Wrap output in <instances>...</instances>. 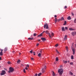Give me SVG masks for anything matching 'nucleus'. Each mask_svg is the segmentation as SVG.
I'll use <instances>...</instances> for the list:
<instances>
[{
  "label": "nucleus",
  "mask_w": 76,
  "mask_h": 76,
  "mask_svg": "<svg viewBox=\"0 0 76 76\" xmlns=\"http://www.w3.org/2000/svg\"><path fill=\"white\" fill-rule=\"evenodd\" d=\"M19 54L20 55V54H21V53H19Z\"/></svg>",
  "instance_id": "54"
},
{
  "label": "nucleus",
  "mask_w": 76,
  "mask_h": 76,
  "mask_svg": "<svg viewBox=\"0 0 76 76\" xmlns=\"http://www.w3.org/2000/svg\"><path fill=\"white\" fill-rule=\"evenodd\" d=\"M67 35H65V36L64 39V40H66V39H67Z\"/></svg>",
  "instance_id": "11"
},
{
  "label": "nucleus",
  "mask_w": 76,
  "mask_h": 76,
  "mask_svg": "<svg viewBox=\"0 0 76 76\" xmlns=\"http://www.w3.org/2000/svg\"><path fill=\"white\" fill-rule=\"evenodd\" d=\"M58 44H57L56 45H55V47H58Z\"/></svg>",
  "instance_id": "38"
},
{
  "label": "nucleus",
  "mask_w": 76,
  "mask_h": 76,
  "mask_svg": "<svg viewBox=\"0 0 76 76\" xmlns=\"http://www.w3.org/2000/svg\"><path fill=\"white\" fill-rule=\"evenodd\" d=\"M4 69L5 70H7V69H6V68H4Z\"/></svg>",
  "instance_id": "49"
},
{
  "label": "nucleus",
  "mask_w": 76,
  "mask_h": 76,
  "mask_svg": "<svg viewBox=\"0 0 76 76\" xmlns=\"http://www.w3.org/2000/svg\"><path fill=\"white\" fill-rule=\"evenodd\" d=\"M31 60H34V58H31Z\"/></svg>",
  "instance_id": "45"
},
{
  "label": "nucleus",
  "mask_w": 76,
  "mask_h": 76,
  "mask_svg": "<svg viewBox=\"0 0 76 76\" xmlns=\"http://www.w3.org/2000/svg\"><path fill=\"white\" fill-rule=\"evenodd\" d=\"M67 8V6H65L64 7V8L65 9H66Z\"/></svg>",
  "instance_id": "37"
},
{
  "label": "nucleus",
  "mask_w": 76,
  "mask_h": 76,
  "mask_svg": "<svg viewBox=\"0 0 76 76\" xmlns=\"http://www.w3.org/2000/svg\"><path fill=\"white\" fill-rule=\"evenodd\" d=\"M46 68L47 67H46V66H45L44 67V68L43 69H46Z\"/></svg>",
  "instance_id": "36"
},
{
  "label": "nucleus",
  "mask_w": 76,
  "mask_h": 76,
  "mask_svg": "<svg viewBox=\"0 0 76 76\" xmlns=\"http://www.w3.org/2000/svg\"><path fill=\"white\" fill-rule=\"evenodd\" d=\"M20 62V60L18 59L17 62V63H18V64H19Z\"/></svg>",
  "instance_id": "18"
},
{
  "label": "nucleus",
  "mask_w": 76,
  "mask_h": 76,
  "mask_svg": "<svg viewBox=\"0 0 76 76\" xmlns=\"http://www.w3.org/2000/svg\"><path fill=\"white\" fill-rule=\"evenodd\" d=\"M70 64H71V65H73V63L71 62L70 63Z\"/></svg>",
  "instance_id": "30"
},
{
  "label": "nucleus",
  "mask_w": 76,
  "mask_h": 76,
  "mask_svg": "<svg viewBox=\"0 0 76 76\" xmlns=\"http://www.w3.org/2000/svg\"><path fill=\"white\" fill-rule=\"evenodd\" d=\"M24 73H26V71H25V69H23V70Z\"/></svg>",
  "instance_id": "31"
},
{
  "label": "nucleus",
  "mask_w": 76,
  "mask_h": 76,
  "mask_svg": "<svg viewBox=\"0 0 76 76\" xmlns=\"http://www.w3.org/2000/svg\"><path fill=\"white\" fill-rule=\"evenodd\" d=\"M70 74L71 75H73V73H72L71 72H70Z\"/></svg>",
  "instance_id": "35"
},
{
  "label": "nucleus",
  "mask_w": 76,
  "mask_h": 76,
  "mask_svg": "<svg viewBox=\"0 0 76 76\" xmlns=\"http://www.w3.org/2000/svg\"><path fill=\"white\" fill-rule=\"evenodd\" d=\"M6 74V71L4 70H2V72L1 74V75L2 76L3 75H4Z\"/></svg>",
  "instance_id": "4"
},
{
  "label": "nucleus",
  "mask_w": 76,
  "mask_h": 76,
  "mask_svg": "<svg viewBox=\"0 0 76 76\" xmlns=\"http://www.w3.org/2000/svg\"><path fill=\"white\" fill-rule=\"evenodd\" d=\"M0 60H1V57H0Z\"/></svg>",
  "instance_id": "47"
},
{
  "label": "nucleus",
  "mask_w": 76,
  "mask_h": 76,
  "mask_svg": "<svg viewBox=\"0 0 76 76\" xmlns=\"http://www.w3.org/2000/svg\"><path fill=\"white\" fill-rule=\"evenodd\" d=\"M41 38L43 41H45L46 40V39L44 37H42Z\"/></svg>",
  "instance_id": "7"
},
{
  "label": "nucleus",
  "mask_w": 76,
  "mask_h": 76,
  "mask_svg": "<svg viewBox=\"0 0 76 76\" xmlns=\"http://www.w3.org/2000/svg\"><path fill=\"white\" fill-rule=\"evenodd\" d=\"M42 33H41L37 37H42Z\"/></svg>",
  "instance_id": "10"
},
{
  "label": "nucleus",
  "mask_w": 76,
  "mask_h": 76,
  "mask_svg": "<svg viewBox=\"0 0 76 76\" xmlns=\"http://www.w3.org/2000/svg\"><path fill=\"white\" fill-rule=\"evenodd\" d=\"M59 21H60V20H58V22H59Z\"/></svg>",
  "instance_id": "55"
},
{
  "label": "nucleus",
  "mask_w": 76,
  "mask_h": 76,
  "mask_svg": "<svg viewBox=\"0 0 76 76\" xmlns=\"http://www.w3.org/2000/svg\"><path fill=\"white\" fill-rule=\"evenodd\" d=\"M41 55H42V53H40L38 54V56L39 57H41Z\"/></svg>",
  "instance_id": "9"
},
{
  "label": "nucleus",
  "mask_w": 76,
  "mask_h": 76,
  "mask_svg": "<svg viewBox=\"0 0 76 76\" xmlns=\"http://www.w3.org/2000/svg\"><path fill=\"white\" fill-rule=\"evenodd\" d=\"M56 52H58V50H56Z\"/></svg>",
  "instance_id": "56"
},
{
  "label": "nucleus",
  "mask_w": 76,
  "mask_h": 76,
  "mask_svg": "<svg viewBox=\"0 0 76 76\" xmlns=\"http://www.w3.org/2000/svg\"><path fill=\"white\" fill-rule=\"evenodd\" d=\"M58 54H60V53H59V52H57Z\"/></svg>",
  "instance_id": "53"
},
{
  "label": "nucleus",
  "mask_w": 76,
  "mask_h": 76,
  "mask_svg": "<svg viewBox=\"0 0 76 76\" xmlns=\"http://www.w3.org/2000/svg\"><path fill=\"white\" fill-rule=\"evenodd\" d=\"M45 72V71L44 70V68H42V73H44Z\"/></svg>",
  "instance_id": "17"
},
{
  "label": "nucleus",
  "mask_w": 76,
  "mask_h": 76,
  "mask_svg": "<svg viewBox=\"0 0 76 76\" xmlns=\"http://www.w3.org/2000/svg\"><path fill=\"white\" fill-rule=\"evenodd\" d=\"M42 75V73H41L40 72V73H39L38 74V76H40Z\"/></svg>",
  "instance_id": "22"
},
{
  "label": "nucleus",
  "mask_w": 76,
  "mask_h": 76,
  "mask_svg": "<svg viewBox=\"0 0 76 76\" xmlns=\"http://www.w3.org/2000/svg\"><path fill=\"white\" fill-rule=\"evenodd\" d=\"M61 29L62 31H65V30H64V27H62Z\"/></svg>",
  "instance_id": "15"
},
{
  "label": "nucleus",
  "mask_w": 76,
  "mask_h": 76,
  "mask_svg": "<svg viewBox=\"0 0 76 76\" xmlns=\"http://www.w3.org/2000/svg\"><path fill=\"white\" fill-rule=\"evenodd\" d=\"M1 67V66H0V67Z\"/></svg>",
  "instance_id": "63"
},
{
  "label": "nucleus",
  "mask_w": 76,
  "mask_h": 76,
  "mask_svg": "<svg viewBox=\"0 0 76 76\" xmlns=\"http://www.w3.org/2000/svg\"><path fill=\"white\" fill-rule=\"evenodd\" d=\"M34 55H35V53H34Z\"/></svg>",
  "instance_id": "59"
},
{
  "label": "nucleus",
  "mask_w": 76,
  "mask_h": 76,
  "mask_svg": "<svg viewBox=\"0 0 76 76\" xmlns=\"http://www.w3.org/2000/svg\"><path fill=\"white\" fill-rule=\"evenodd\" d=\"M45 31H44L43 32H42V33H44V32H45Z\"/></svg>",
  "instance_id": "51"
},
{
  "label": "nucleus",
  "mask_w": 76,
  "mask_h": 76,
  "mask_svg": "<svg viewBox=\"0 0 76 76\" xmlns=\"http://www.w3.org/2000/svg\"><path fill=\"white\" fill-rule=\"evenodd\" d=\"M3 49H1V52L0 53V56H3Z\"/></svg>",
  "instance_id": "6"
},
{
  "label": "nucleus",
  "mask_w": 76,
  "mask_h": 76,
  "mask_svg": "<svg viewBox=\"0 0 76 76\" xmlns=\"http://www.w3.org/2000/svg\"><path fill=\"white\" fill-rule=\"evenodd\" d=\"M55 21V23H57V21Z\"/></svg>",
  "instance_id": "50"
},
{
  "label": "nucleus",
  "mask_w": 76,
  "mask_h": 76,
  "mask_svg": "<svg viewBox=\"0 0 76 76\" xmlns=\"http://www.w3.org/2000/svg\"><path fill=\"white\" fill-rule=\"evenodd\" d=\"M28 39L29 40H30H30L33 39H34V38H28Z\"/></svg>",
  "instance_id": "21"
},
{
  "label": "nucleus",
  "mask_w": 76,
  "mask_h": 76,
  "mask_svg": "<svg viewBox=\"0 0 76 76\" xmlns=\"http://www.w3.org/2000/svg\"><path fill=\"white\" fill-rule=\"evenodd\" d=\"M38 41H41V40H40V39H39L38 40Z\"/></svg>",
  "instance_id": "52"
},
{
  "label": "nucleus",
  "mask_w": 76,
  "mask_h": 76,
  "mask_svg": "<svg viewBox=\"0 0 76 76\" xmlns=\"http://www.w3.org/2000/svg\"><path fill=\"white\" fill-rule=\"evenodd\" d=\"M14 71V69H13V68L10 67L9 68V71L8 72L9 73H10V72H13Z\"/></svg>",
  "instance_id": "3"
},
{
  "label": "nucleus",
  "mask_w": 76,
  "mask_h": 76,
  "mask_svg": "<svg viewBox=\"0 0 76 76\" xmlns=\"http://www.w3.org/2000/svg\"><path fill=\"white\" fill-rule=\"evenodd\" d=\"M73 52V54H75V50L74 49H72Z\"/></svg>",
  "instance_id": "13"
},
{
  "label": "nucleus",
  "mask_w": 76,
  "mask_h": 76,
  "mask_svg": "<svg viewBox=\"0 0 76 76\" xmlns=\"http://www.w3.org/2000/svg\"><path fill=\"white\" fill-rule=\"evenodd\" d=\"M36 45L37 46H38L39 45V43H37Z\"/></svg>",
  "instance_id": "42"
},
{
  "label": "nucleus",
  "mask_w": 76,
  "mask_h": 76,
  "mask_svg": "<svg viewBox=\"0 0 76 76\" xmlns=\"http://www.w3.org/2000/svg\"><path fill=\"white\" fill-rule=\"evenodd\" d=\"M25 69L26 70H28V68L27 67H26Z\"/></svg>",
  "instance_id": "43"
},
{
  "label": "nucleus",
  "mask_w": 76,
  "mask_h": 76,
  "mask_svg": "<svg viewBox=\"0 0 76 76\" xmlns=\"http://www.w3.org/2000/svg\"><path fill=\"white\" fill-rule=\"evenodd\" d=\"M73 55H72L71 56V59H72V60H73Z\"/></svg>",
  "instance_id": "26"
},
{
  "label": "nucleus",
  "mask_w": 76,
  "mask_h": 76,
  "mask_svg": "<svg viewBox=\"0 0 76 76\" xmlns=\"http://www.w3.org/2000/svg\"><path fill=\"white\" fill-rule=\"evenodd\" d=\"M54 17L55 18H57V15H55Z\"/></svg>",
  "instance_id": "46"
},
{
  "label": "nucleus",
  "mask_w": 76,
  "mask_h": 76,
  "mask_svg": "<svg viewBox=\"0 0 76 76\" xmlns=\"http://www.w3.org/2000/svg\"><path fill=\"white\" fill-rule=\"evenodd\" d=\"M37 34L36 33H34L33 34V35L34 36V37H35L36 36V34Z\"/></svg>",
  "instance_id": "33"
},
{
  "label": "nucleus",
  "mask_w": 76,
  "mask_h": 76,
  "mask_svg": "<svg viewBox=\"0 0 76 76\" xmlns=\"http://www.w3.org/2000/svg\"><path fill=\"white\" fill-rule=\"evenodd\" d=\"M34 76H35V75H34Z\"/></svg>",
  "instance_id": "62"
},
{
  "label": "nucleus",
  "mask_w": 76,
  "mask_h": 76,
  "mask_svg": "<svg viewBox=\"0 0 76 76\" xmlns=\"http://www.w3.org/2000/svg\"><path fill=\"white\" fill-rule=\"evenodd\" d=\"M63 62L64 64H66L67 63V61H64V60H63Z\"/></svg>",
  "instance_id": "12"
},
{
  "label": "nucleus",
  "mask_w": 76,
  "mask_h": 76,
  "mask_svg": "<svg viewBox=\"0 0 76 76\" xmlns=\"http://www.w3.org/2000/svg\"><path fill=\"white\" fill-rule=\"evenodd\" d=\"M69 30H70V31H73V30H75V29H72V28H69Z\"/></svg>",
  "instance_id": "16"
},
{
  "label": "nucleus",
  "mask_w": 76,
  "mask_h": 76,
  "mask_svg": "<svg viewBox=\"0 0 76 76\" xmlns=\"http://www.w3.org/2000/svg\"><path fill=\"white\" fill-rule=\"evenodd\" d=\"M33 51V50H31V51H30V53H31V54H32V51Z\"/></svg>",
  "instance_id": "29"
},
{
  "label": "nucleus",
  "mask_w": 76,
  "mask_h": 76,
  "mask_svg": "<svg viewBox=\"0 0 76 76\" xmlns=\"http://www.w3.org/2000/svg\"><path fill=\"white\" fill-rule=\"evenodd\" d=\"M65 29H67V27H65Z\"/></svg>",
  "instance_id": "39"
},
{
  "label": "nucleus",
  "mask_w": 76,
  "mask_h": 76,
  "mask_svg": "<svg viewBox=\"0 0 76 76\" xmlns=\"http://www.w3.org/2000/svg\"><path fill=\"white\" fill-rule=\"evenodd\" d=\"M40 53H42V50H41L40 51Z\"/></svg>",
  "instance_id": "41"
},
{
  "label": "nucleus",
  "mask_w": 76,
  "mask_h": 76,
  "mask_svg": "<svg viewBox=\"0 0 76 76\" xmlns=\"http://www.w3.org/2000/svg\"><path fill=\"white\" fill-rule=\"evenodd\" d=\"M72 35L73 36H74V35H76V31L72 32Z\"/></svg>",
  "instance_id": "8"
},
{
  "label": "nucleus",
  "mask_w": 76,
  "mask_h": 76,
  "mask_svg": "<svg viewBox=\"0 0 76 76\" xmlns=\"http://www.w3.org/2000/svg\"><path fill=\"white\" fill-rule=\"evenodd\" d=\"M35 53V52H33V53Z\"/></svg>",
  "instance_id": "58"
},
{
  "label": "nucleus",
  "mask_w": 76,
  "mask_h": 76,
  "mask_svg": "<svg viewBox=\"0 0 76 76\" xmlns=\"http://www.w3.org/2000/svg\"><path fill=\"white\" fill-rule=\"evenodd\" d=\"M46 27L47 29H48V25L47 23H46V24H44V29H45Z\"/></svg>",
  "instance_id": "5"
},
{
  "label": "nucleus",
  "mask_w": 76,
  "mask_h": 76,
  "mask_svg": "<svg viewBox=\"0 0 76 76\" xmlns=\"http://www.w3.org/2000/svg\"><path fill=\"white\" fill-rule=\"evenodd\" d=\"M68 63H69V62H70V61H68Z\"/></svg>",
  "instance_id": "57"
},
{
  "label": "nucleus",
  "mask_w": 76,
  "mask_h": 76,
  "mask_svg": "<svg viewBox=\"0 0 76 76\" xmlns=\"http://www.w3.org/2000/svg\"><path fill=\"white\" fill-rule=\"evenodd\" d=\"M53 73H52V75L53 76H55V73H54V72H53V71H52Z\"/></svg>",
  "instance_id": "20"
},
{
  "label": "nucleus",
  "mask_w": 76,
  "mask_h": 76,
  "mask_svg": "<svg viewBox=\"0 0 76 76\" xmlns=\"http://www.w3.org/2000/svg\"><path fill=\"white\" fill-rule=\"evenodd\" d=\"M55 21H57V19L56 18H55Z\"/></svg>",
  "instance_id": "32"
},
{
  "label": "nucleus",
  "mask_w": 76,
  "mask_h": 76,
  "mask_svg": "<svg viewBox=\"0 0 76 76\" xmlns=\"http://www.w3.org/2000/svg\"><path fill=\"white\" fill-rule=\"evenodd\" d=\"M58 73H59V75L60 76H61L62 75V74L63 73V69H59L58 70Z\"/></svg>",
  "instance_id": "2"
},
{
  "label": "nucleus",
  "mask_w": 76,
  "mask_h": 76,
  "mask_svg": "<svg viewBox=\"0 0 76 76\" xmlns=\"http://www.w3.org/2000/svg\"><path fill=\"white\" fill-rule=\"evenodd\" d=\"M66 51H68V48H67V47H66Z\"/></svg>",
  "instance_id": "25"
},
{
  "label": "nucleus",
  "mask_w": 76,
  "mask_h": 76,
  "mask_svg": "<svg viewBox=\"0 0 76 76\" xmlns=\"http://www.w3.org/2000/svg\"><path fill=\"white\" fill-rule=\"evenodd\" d=\"M1 50V49H0V51Z\"/></svg>",
  "instance_id": "60"
},
{
  "label": "nucleus",
  "mask_w": 76,
  "mask_h": 76,
  "mask_svg": "<svg viewBox=\"0 0 76 76\" xmlns=\"http://www.w3.org/2000/svg\"><path fill=\"white\" fill-rule=\"evenodd\" d=\"M66 22H66V21H65L64 23V25H66V24H67Z\"/></svg>",
  "instance_id": "23"
},
{
  "label": "nucleus",
  "mask_w": 76,
  "mask_h": 76,
  "mask_svg": "<svg viewBox=\"0 0 76 76\" xmlns=\"http://www.w3.org/2000/svg\"><path fill=\"white\" fill-rule=\"evenodd\" d=\"M61 20H64V18L63 17H61Z\"/></svg>",
  "instance_id": "24"
},
{
  "label": "nucleus",
  "mask_w": 76,
  "mask_h": 76,
  "mask_svg": "<svg viewBox=\"0 0 76 76\" xmlns=\"http://www.w3.org/2000/svg\"><path fill=\"white\" fill-rule=\"evenodd\" d=\"M56 61H58V57H56Z\"/></svg>",
  "instance_id": "27"
},
{
  "label": "nucleus",
  "mask_w": 76,
  "mask_h": 76,
  "mask_svg": "<svg viewBox=\"0 0 76 76\" xmlns=\"http://www.w3.org/2000/svg\"><path fill=\"white\" fill-rule=\"evenodd\" d=\"M74 76H75V75H74Z\"/></svg>",
  "instance_id": "61"
},
{
  "label": "nucleus",
  "mask_w": 76,
  "mask_h": 76,
  "mask_svg": "<svg viewBox=\"0 0 76 76\" xmlns=\"http://www.w3.org/2000/svg\"><path fill=\"white\" fill-rule=\"evenodd\" d=\"M67 19H68V20H71V17H70V16H69L67 18Z\"/></svg>",
  "instance_id": "14"
},
{
  "label": "nucleus",
  "mask_w": 76,
  "mask_h": 76,
  "mask_svg": "<svg viewBox=\"0 0 76 76\" xmlns=\"http://www.w3.org/2000/svg\"><path fill=\"white\" fill-rule=\"evenodd\" d=\"M71 14H72V16H74V14L73 13H72Z\"/></svg>",
  "instance_id": "44"
},
{
  "label": "nucleus",
  "mask_w": 76,
  "mask_h": 76,
  "mask_svg": "<svg viewBox=\"0 0 76 76\" xmlns=\"http://www.w3.org/2000/svg\"><path fill=\"white\" fill-rule=\"evenodd\" d=\"M35 76H38V74H37V73H36V74H35Z\"/></svg>",
  "instance_id": "40"
},
{
  "label": "nucleus",
  "mask_w": 76,
  "mask_h": 76,
  "mask_svg": "<svg viewBox=\"0 0 76 76\" xmlns=\"http://www.w3.org/2000/svg\"><path fill=\"white\" fill-rule=\"evenodd\" d=\"M7 50V48H5V49H4V51H6Z\"/></svg>",
  "instance_id": "19"
},
{
  "label": "nucleus",
  "mask_w": 76,
  "mask_h": 76,
  "mask_svg": "<svg viewBox=\"0 0 76 76\" xmlns=\"http://www.w3.org/2000/svg\"><path fill=\"white\" fill-rule=\"evenodd\" d=\"M7 63L8 64H11V62H10V61H8L7 62Z\"/></svg>",
  "instance_id": "28"
},
{
  "label": "nucleus",
  "mask_w": 76,
  "mask_h": 76,
  "mask_svg": "<svg viewBox=\"0 0 76 76\" xmlns=\"http://www.w3.org/2000/svg\"><path fill=\"white\" fill-rule=\"evenodd\" d=\"M45 33L47 34H49V36L51 38V37L54 36V33L53 32H51V34L49 33V31L48 30H47L45 31Z\"/></svg>",
  "instance_id": "1"
},
{
  "label": "nucleus",
  "mask_w": 76,
  "mask_h": 76,
  "mask_svg": "<svg viewBox=\"0 0 76 76\" xmlns=\"http://www.w3.org/2000/svg\"><path fill=\"white\" fill-rule=\"evenodd\" d=\"M60 67H63V66L62 65H61L60 66Z\"/></svg>",
  "instance_id": "48"
},
{
  "label": "nucleus",
  "mask_w": 76,
  "mask_h": 76,
  "mask_svg": "<svg viewBox=\"0 0 76 76\" xmlns=\"http://www.w3.org/2000/svg\"><path fill=\"white\" fill-rule=\"evenodd\" d=\"M26 67H29V64H27L26 66Z\"/></svg>",
  "instance_id": "34"
}]
</instances>
